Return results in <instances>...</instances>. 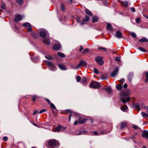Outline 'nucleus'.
I'll list each match as a JSON object with an SVG mask.
<instances>
[{"label": "nucleus", "instance_id": "nucleus-17", "mask_svg": "<svg viewBox=\"0 0 148 148\" xmlns=\"http://www.w3.org/2000/svg\"><path fill=\"white\" fill-rule=\"evenodd\" d=\"M44 42L47 45H49L50 43V41L48 38H45L43 40Z\"/></svg>", "mask_w": 148, "mask_h": 148}, {"label": "nucleus", "instance_id": "nucleus-51", "mask_svg": "<svg viewBox=\"0 0 148 148\" xmlns=\"http://www.w3.org/2000/svg\"><path fill=\"white\" fill-rule=\"evenodd\" d=\"M115 59L117 61H120V58L119 57H116Z\"/></svg>", "mask_w": 148, "mask_h": 148}, {"label": "nucleus", "instance_id": "nucleus-27", "mask_svg": "<svg viewBox=\"0 0 148 148\" xmlns=\"http://www.w3.org/2000/svg\"><path fill=\"white\" fill-rule=\"evenodd\" d=\"M45 63L47 65L50 66H52V65L53 64L52 63L47 60H46L45 61Z\"/></svg>", "mask_w": 148, "mask_h": 148}, {"label": "nucleus", "instance_id": "nucleus-32", "mask_svg": "<svg viewBox=\"0 0 148 148\" xmlns=\"http://www.w3.org/2000/svg\"><path fill=\"white\" fill-rule=\"evenodd\" d=\"M138 49L139 50L143 52H146L147 51L146 50H145L143 48L141 47H139Z\"/></svg>", "mask_w": 148, "mask_h": 148}, {"label": "nucleus", "instance_id": "nucleus-19", "mask_svg": "<svg viewBox=\"0 0 148 148\" xmlns=\"http://www.w3.org/2000/svg\"><path fill=\"white\" fill-rule=\"evenodd\" d=\"M106 28L109 30H112V26L110 24L108 23L107 24Z\"/></svg>", "mask_w": 148, "mask_h": 148}, {"label": "nucleus", "instance_id": "nucleus-49", "mask_svg": "<svg viewBox=\"0 0 148 148\" xmlns=\"http://www.w3.org/2000/svg\"><path fill=\"white\" fill-rule=\"evenodd\" d=\"M61 130L62 131L66 129V127L60 125Z\"/></svg>", "mask_w": 148, "mask_h": 148}, {"label": "nucleus", "instance_id": "nucleus-7", "mask_svg": "<svg viewBox=\"0 0 148 148\" xmlns=\"http://www.w3.org/2000/svg\"><path fill=\"white\" fill-rule=\"evenodd\" d=\"M130 98L129 97H127L126 99H125V98L123 97H121L120 98L121 101L122 103H125L129 101H130Z\"/></svg>", "mask_w": 148, "mask_h": 148}, {"label": "nucleus", "instance_id": "nucleus-60", "mask_svg": "<svg viewBox=\"0 0 148 148\" xmlns=\"http://www.w3.org/2000/svg\"><path fill=\"white\" fill-rule=\"evenodd\" d=\"M136 108L138 109V110H140V109L139 106H137L136 107Z\"/></svg>", "mask_w": 148, "mask_h": 148}, {"label": "nucleus", "instance_id": "nucleus-11", "mask_svg": "<svg viewBox=\"0 0 148 148\" xmlns=\"http://www.w3.org/2000/svg\"><path fill=\"white\" fill-rule=\"evenodd\" d=\"M61 45L60 44H55L53 46V49L56 50H59L61 48Z\"/></svg>", "mask_w": 148, "mask_h": 148}, {"label": "nucleus", "instance_id": "nucleus-45", "mask_svg": "<svg viewBox=\"0 0 148 148\" xmlns=\"http://www.w3.org/2000/svg\"><path fill=\"white\" fill-rule=\"evenodd\" d=\"M86 78H83L82 79V82H83V83H85V82H86Z\"/></svg>", "mask_w": 148, "mask_h": 148}, {"label": "nucleus", "instance_id": "nucleus-33", "mask_svg": "<svg viewBox=\"0 0 148 148\" xmlns=\"http://www.w3.org/2000/svg\"><path fill=\"white\" fill-rule=\"evenodd\" d=\"M45 57L48 60H50L53 59L52 58L51 56L49 55L46 56Z\"/></svg>", "mask_w": 148, "mask_h": 148}, {"label": "nucleus", "instance_id": "nucleus-9", "mask_svg": "<svg viewBox=\"0 0 148 148\" xmlns=\"http://www.w3.org/2000/svg\"><path fill=\"white\" fill-rule=\"evenodd\" d=\"M90 20L89 17L87 16H86L85 18L82 19V22L80 23L81 25H83L85 23L88 21Z\"/></svg>", "mask_w": 148, "mask_h": 148}, {"label": "nucleus", "instance_id": "nucleus-6", "mask_svg": "<svg viewBox=\"0 0 148 148\" xmlns=\"http://www.w3.org/2000/svg\"><path fill=\"white\" fill-rule=\"evenodd\" d=\"M48 32L46 30L41 31L40 33V35L42 37H45L48 35Z\"/></svg>", "mask_w": 148, "mask_h": 148}, {"label": "nucleus", "instance_id": "nucleus-26", "mask_svg": "<svg viewBox=\"0 0 148 148\" xmlns=\"http://www.w3.org/2000/svg\"><path fill=\"white\" fill-rule=\"evenodd\" d=\"M127 109V107L125 105H123L121 108V110L125 112L126 109Z\"/></svg>", "mask_w": 148, "mask_h": 148}, {"label": "nucleus", "instance_id": "nucleus-62", "mask_svg": "<svg viewBox=\"0 0 148 148\" xmlns=\"http://www.w3.org/2000/svg\"><path fill=\"white\" fill-rule=\"evenodd\" d=\"M82 134H85L87 132L85 130H84L82 131Z\"/></svg>", "mask_w": 148, "mask_h": 148}, {"label": "nucleus", "instance_id": "nucleus-56", "mask_svg": "<svg viewBox=\"0 0 148 148\" xmlns=\"http://www.w3.org/2000/svg\"><path fill=\"white\" fill-rule=\"evenodd\" d=\"M38 112V110H35L33 114L35 115V114H36Z\"/></svg>", "mask_w": 148, "mask_h": 148}, {"label": "nucleus", "instance_id": "nucleus-4", "mask_svg": "<svg viewBox=\"0 0 148 148\" xmlns=\"http://www.w3.org/2000/svg\"><path fill=\"white\" fill-rule=\"evenodd\" d=\"M23 27H27L28 28V30L29 32H30L32 31V28L31 27L30 24L28 23H26L23 24L22 25Z\"/></svg>", "mask_w": 148, "mask_h": 148}, {"label": "nucleus", "instance_id": "nucleus-24", "mask_svg": "<svg viewBox=\"0 0 148 148\" xmlns=\"http://www.w3.org/2000/svg\"><path fill=\"white\" fill-rule=\"evenodd\" d=\"M67 111L70 113L71 114H73L75 115L76 116H77L78 115V114L76 113V112H74L72 110H67Z\"/></svg>", "mask_w": 148, "mask_h": 148}, {"label": "nucleus", "instance_id": "nucleus-35", "mask_svg": "<svg viewBox=\"0 0 148 148\" xmlns=\"http://www.w3.org/2000/svg\"><path fill=\"white\" fill-rule=\"evenodd\" d=\"M38 57H36V60L35 59L33 58L32 60L33 62H37L38 61Z\"/></svg>", "mask_w": 148, "mask_h": 148}, {"label": "nucleus", "instance_id": "nucleus-1", "mask_svg": "<svg viewBox=\"0 0 148 148\" xmlns=\"http://www.w3.org/2000/svg\"><path fill=\"white\" fill-rule=\"evenodd\" d=\"M48 144L50 146L58 147L60 144L55 139H53L50 140L48 141Z\"/></svg>", "mask_w": 148, "mask_h": 148}, {"label": "nucleus", "instance_id": "nucleus-41", "mask_svg": "<svg viewBox=\"0 0 148 148\" xmlns=\"http://www.w3.org/2000/svg\"><path fill=\"white\" fill-rule=\"evenodd\" d=\"M76 80L77 82H79L81 80L80 77L79 76H77L76 77Z\"/></svg>", "mask_w": 148, "mask_h": 148}, {"label": "nucleus", "instance_id": "nucleus-48", "mask_svg": "<svg viewBox=\"0 0 148 148\" xmlns=\"http://www.w3.org/2000/svg\"><path fill=\"white\" fill-rule=\"evenodd\" d=\"M5 7L4 3H3L1 5V8L3 9H5Z\"/></svg>", "mask_w": 148, "mask_h": 148}, {"label": "nucleus", "instance_id": "nucleus-30", "mask_svg": "<svg viewBox=\"0 0 148 148\" xmlns=\"http://www.w3.org/2000/svg\"><path fill=\"white\" fill-rule=\"evenodd\" d=\"M56 69V67L53 64L52 66H51L50 68V70L52 71H54Z\"/></svg>", "mask_w": 148, "mask_h": 148}, {"label": "nucleus", "instance_id": "nucleus-47", "mask_svg": "<svg viewBox=\"0 0 148 148\" xmlns=\"http://www.w3.org/2000/svg\"><path fill=\"white\" fill-rule=\"evenodd\" d=\"M18 1L20 5H21L23 3V0H19Z\"/></svg>", "mask_w": 148, "mask_h": 148}, {"label": "nucleus", "instance_id": "nucleus-40", "mask_svg": "<svg viewBox=\"0 0 148 148\" xmlns=\"http://www.w3.org/2000/svg\"><path fill=\"white\" fill-rule=\"evenodd\" d=\"M98 49L100 50H104L105 51H106V49L104 47H98Z\"/></svg>", "mask_w": 148, "mask_h": 148}, {"label": "nucleus", "instance_id": "nucleus-36", "mask_svg": "<svg viewBox=\"0 0 148 148\" xmlns=\"http://www.w3.org/2000/svg\"><path fill=\"white\" fill-rule=\"evenodd\" d=\"M89 51V49H86L84 50L82 53H88Z\"/></svg>", "mask_w": 148, "mask_h": 148}, {"label": "nucleus", "instance_id": "nucleus-25", "mask_svg": "<svg viewBox=\"0 0 148 148\" xmlns=\"http://www.w3.org/2000/svg\"><path fill=\"white\" fill-rule=\"evenodd\" d=\"M127 126V123L125 122H122L121 123V128L122 129L124 128Z\"/></svg>", "mask_w": 148, "mask_h": 148}, {"label": "nucleus", "instance_id": "nucleus-57", "mask_svg": "<svg viewBox=\"0 0 148 148\" xmlns=\"http://www.w3.org/2000/svg\"><path fill=\"white\" fill-rule=\"evenodd\" d=\"M80 48L79 49V51L81 52L82 51L83 49V48L82 46H80Z\"/></svg>", "mask_w": 148, "mask_h": 148}, {"label": "nucleus", "instance_id": "nucleus-3", "mask_svg": "<svg viewBox=\"0 0 148 148\" xmlns=\"http://www.w3.org/2000/svg\"><path fill=\"white\" fill-rule=\"evenodd\" d=\"M96 61L100 65H103L104 63L103 61L102 57H97L95 58Z\"/></svg>", "mask_w": 148, "mask_h": 148}, {"label": "nucleus", "instance_id": "nucleus-59", "mask_svg": "<svg viewBox=\"0 0 148 148\" xmlns=\"http://www.w3.org/2000/svg\"><path fill=\"white\" fill-rule=\"evenodd\" d=\"M78 121H76L74 122V124L75 125H77L78 124Z\"/></svg>", "mask_w": 148, "mask_h": 148}, {"label": "nucleus", "instance_id": "nucleus-46", "mask_svg": "<svg viewBox=\"0 0 148 148\" xmlns=\"http://www.w3.org/2000/svg\"><path fill=\"white\" fill-rule=\"evenodd\" d=\"M71 67L73 69H78L79 68H77V65L76 67H75L74 65H72L71 66Z\"/></svg>", "mask_w": 148, "mask_h": 148}, {"label": "nucleus", "instance_id": "nucleus-8", "mask_svg": "<svg viewBox=\"0 0 148 148\" xmlns=\"http://www.w3.org/2000/svg\"><path fill=\"white\" fill-rule=\"evenodd\" d=\"M23 18V16L18 15L16 16L14 18V21L15 22H17L20 20L22 19Z\"/></svg>", "mask_w": 148, "mask_h": 148}, {"label": "nucleus", "instance_id": "nucleus-55", "mask_svg": "<svg viewBox=\"0 0 148 148\" xmlns=\"http://www.w3.org/2000/svg\"><path fill=\"white\" fill-rule=\"evenodd\" d=\"M132 12H134L135 11L134 8H130Z\"/></svg>", "mask_w": 148, "mask_h": 148}, {"label": "nucleus", "instance_id": "nucleus-58", "mask_svg": "<svg viewBox=\"0 0 148 148\" xmlns=\"http://www.w3.org/2000/svg\"><path fill=\"white\" fill-rule=\"evenodd\" d=\"M123 87L125 88H127V84H124V85H123Z\"/></svg>", "mask_w": 148, "mask_h": 148}, {"label": "nucleus", "instance_id": "nucleus-14", "mask_svg": "<svg viewBox=\"0 0 148 148\" xmlns=\"http://www.w3.org/2000/svg\"><path fill=\"white\" fill-rule=\"evenodd\" d=\"M60 130H61V128L60 125H58L55 129L53 130L52 131L54 132H58Z\"/></svg>", "mask_w": 148, "mask_h": 148}, {"label": "nucleus", "instance_id": "nucleus-31", "mask_svg": "<svg viewBox=\"0 0 148 148\" xmlns=\"http://www.w3.org/2000/svg\"><path fill=\"white\" fill-rule=\"evenodd\" d=\"M123 86L120 85H117L116 86V88L117 90H120L122 89V88Z\"/></svg>", "mask_w": 148, "mask_h": 148}, {"label": "nucleus", "instance_id": "nucleus-42", "mask_svg": "<svg viewBox=\"0 0 148 148\" xmlns=\"http://www.w3.org/2000/svg\"><path fill=\"white\" fill-rule=\"evenodd\" d=\"M46 109H43L40 111L39 112V113L40 114H41L43 112H46Z\"/></svg>", "mask_w": 148, "mask_h": 148}, {"label": "nucleus", "instance_id": "nucleus-22", "mask_svg": "<svg viewBox=\"0 0 148 148\" xmlns=\"http://www.w3.org/2000/svg\"><path fill=\"white\" fill-rule=\"evenodd\" d=\"M121 3L123 5L126 7L128 5V2L126 1H121Z\"/></svg>", "mask_w": 148, "mask_h": 148}, {"label": "nucleus", "instance_id": "nucleus-23", "mask_svg": "<svg viewBox=\"0 0 148 148\" xmlns=\"http://www.w3.org/2000/svg\"><path fill=\"white\" fill-rule=\"evenodd\" d=\"M133 76V74L132 73H130L128 76V78L129 81L131 82Z\"/></svg>", "mask_w": 148, "mask_h": 148}, {"label": "nucleus", "instance_id": "nucleus-37", "mask_svg": "<svg viewBox=\"0 0 148 148\" xmlns=\"http://www.w3.org/2000/svg\"><path fill=\"white\" fill-rule=\"evenodd\" d=\"M61 9L62 11H64L65 10L64 6L63 4H61Z\"/></svg>", "mask_w": 148, "mask_h": 148}, {"label": "nucleus", "instance_id": "nucleus-38", "mask_svg": "<svg viewBox=\"0 0 148 148\" xmlns=\"http://www.w3.org/2000/svg\"><path fill=\"white\" fill-rule=\"evenodd\" d=\"M131 35L133 38H135L136 37V34L132 32Z\"/></svg>", "mask_w": 148, "mask_h": 148}, {"label": "nucleus", "instance_id": "nucleus-64", "mask_svg": "<svg viewBox=\"0 0 148 148\" xmlns=\"http://www.w3.org/2000/svg\"><path fill=\"white\" fill-rule=\"evenodd\" d=\"M146 78L148 79V73H146Z\"/></svg>", "mask_w": 148, "mask_h": 148}, {"label": "nucleus", "instance_id": "nucleus-5", "mask_svg": "<svg viewBox=\"0 0 148 148\" xmlns=\"http://www.w3.org/2000/svg\"><path fill=\"white\" fill-rule=\"evenodd\" d=\"M119 69L117 67H116L114 69L113 71L111 73V76L112 77H114L116 76L119 71Z\"/></svg>", "mask_w": 148, "mask_h": 148}, {"label": "nucleus", "instance_id": "nucleus-63", "mask_svg": "<svg viewBox=\"0 0 148 148\" xmlns=\"http://www.w3.org/2000/svg\"><path fill=\"white\" fill-rule=\"evenodd\" d=\"M122 83H123L124 82V79H122L120 81Z\"/></svg>", "mask_w": 148, "mask_h": 148}, {"label": "nucleus", "instance_id": "nucleus-43", "mask_svg": "<svg viewBox=\"0 0 148 148\" xmlns=\"http://www.w3.org/2000/svg\"><path fill=\"white\" fill-rule=\"evenodd\" d=\"M140 20L141 19L140 18H136L135 20L136 22L137 23H138L140 21Z\"/></svg>", "mask_w": 148, "mask_h": 148}, {"label": "nucleus", "instance_id": "nucleus-52", "mask_svg": "<svg viewBox=\"0 0 148 148\" xmlns=\"http://www.w3.org/2000/svg\"><path fill=\"white\" fill-rule=\"evenodd\" d=\"M94 72L96 74H98L99 73V72L97 69H94Z\"/></svg>", "mask_w": 148, "mask_h": 148}, {"label": "nucleus", "instance_id": "nucleus-61", "mask_svg": "<svg viewBox=\"0 0 148 148\" xmlns=\"http://www.w3.org/2000/svg\"><path fill=\"white\" fill-rule=\"evenodd\" d=\"M93 133L94 135H96L97 134H98V133L97 132L94 131L93 132Z\"/></svg>", "mask_w": 148, "mask_h": 148}, {"label": "nucleus", "instance_id": "nucleus-53", "mask_svg": "<svg viewBox=\"0 0 148 148\" xmlns=\"http://www.w3.org/2000/svg\"><path fill=\"white\" fill-rule=\"evenodd\" d=\"M3 140L4 141H6L8 140V138L7 137L4 136L3 138Z\"/></svg>", "mask_w": 148, "mask_h": 148}, {"label": "nucleus", "instance_id": "nucleus-21", "mask_svg": "<svg viewBox=\"0 0 148 148\" xmlns=\"http://www.w3.org/2000/svg\"><path fill=\"white\" fill-rule=\"evenodd\" d=\"M139 41L141 42H147L148 40L145 37H143V38L140 39Z\"/></svg>", "mask_w": 148, "mask_h": 148}, {"label": "nucleus", "instance_id": "nucleus-20", "mask_svg": "<svg viewBox=\"0 0 148 148\" xmlns=\"http://www.w3.org/2000/svg\"><path fill=\"white\" fill-rule=\"evenodd\" d=\"M98 19L99 18L98 17L96 16H94L92 18V23L97 22Z\"/></svg>", "mask_w": 148, "mask_h": 148}, {"label": "nucleus", "instance_id": "nucleus-18", "mask_svg": "<svg viewBox=\"0 0 148 148\" xmlns=\"http://www.w3.org/2000/svg\"><path fill=\"white\" fill-rule=\"evenodd\" d=\"M85 11L88 15H89L91 17L92 16V13L88 9H86L85 10Z\"/></svg>", "mask_w": 148, "mask_h": 148}, {"label": "nucleus", "instance_id": "nucleus-2", "mask_svg": "<svg viewBox=\"0 0 148 148\" xmlns=\"http://www.w3.org/2000/svg\"><path fill=\"white\" fill-rule=\"evenodd\" d=\"M90 87L94 88H98L101 87L100 83L96 82H92L89 84Z\"/></svg>", "mask_w": 148, "mask_h": 148}, {"label": "nucleus", "instance_id": "nucleus-15", "mask_svg": "<svg viewBox=\"0 0 148 148\" xmlns=\"http://www.w3.org/2000/svg\"><path fill=\"white\" fill-rule=\"evenodd\" d=\"M79 122L80 124H83L84 123L86 120L85 119H82V118H79L78 119Z\"/></svg>", "mask_w": 148, "mask_h": 148}, {"label": "nucleus", "instance_id": "nucleus-44", "mask_svg": "<svg viewBox=\"0 0 148 148\" xmlns=\"http://www.w3.org/2000/svg\"><path fill=\"white\" fill-rule=\"evenodd\" d=\"M37 98V97L36 96H33L32 97V100L33 101H35L36 100V98Z\"/></svg>", "mask_w": 148, "mask_h": 148}, {"label": "nucleus", "instance_id": "nucleus-39", "mask_svg": "<svg viewBox=\"0 0 148 148\" xmlns=\"http://www.w3.org/2000/svg\"><path fill=\"white\" fill-rule=\"evenodd\" d=\"M141 114L142 116L143 117H146L147 116V114L144 112H142Z\"/></svg>", "mask_w": 148, "mask_h": 148}, {"label": "nucleus", "instance_id": "nucleus-50", "mask_svg": "<svg viewBox=\"0 0 148 148\" xmlns=\"http://www.w3.org/2000/svg\"><path fill=\"white\" fill-rule=\"evenodd\" d=\"M132 127L133 128L135 129H137L138 128V127L136 125H134L132 126Z\"/></svg>", "mask_w": 148, "mask_h": 148}, {"label": "nucleus", "instance_id": "nucleus-13", "mask_svg": "<svg viewBox=\"0 0 148 148\" xmlns=\"http://www.w3.org/2000/svg\"><path fill=\"white\" fill-rule=\"evenodd\" d=\"M142 136L143 137L148 138V131L146 130L143 131L142 133Z\"/></svg>", "mask_w": 148, "mask_h": 148}, {"label": "nucleus", "instance_id": "nucleus-34", "mask_svg": "<svg viewBox=\"0 0 148 148\" xmlns=\"http://www.w3.org/2000/svg\"><path fill=\"white\" fill-rule=\"evenodd\" d=\"M50 107L53 109H55L56 108L54 105L52 103H50Z\"/></svg>", "mask_w": 148, "mask_h": 148}, {"label": "nucleus", "instance_id": "nucleus-29", "mask_svg": "<svg viewBox=\"0 0 148 148\" xmlns=\"http://www.w3.org/2000/svg\"><path fill=\"white\" fill-rule=\"evenodd\" d=\"M104 89L106 90L107 92L110 93L111 92V89L110 87H108L106 88H104Z\"/></svg>", "mask_w": 148, "mask_h": 148}, {"label": "nucleus", "instance_id": "nucleus-28", "mask_svg": "<svg viewBox=\"0 0 148 148\" xmlns=\"http://www.w3.org/2000/svg\"><path fill=\"white\" fill-rule=\"evenodd\" d=\"M58 54L59 56L62 58H64L65 56V55L64 53L61 52H58Z\"/></svg>", "mask_w": 148, "mask_h": 148}, {"label": "nucleus", "instance_id": "nucleus-12", "mask_svg": "<svg viewBox=\"0 0 148 148\" xmlns=\"http://www.w3.org/2000/svg\"><path fill=\"white\" fill-rule=\"evenodd\" d=\"M115 36L116 37L118 38H120L122 37V34L121 32L119 31H118L116 32Z\"/></svg>", "mask_w": 148, "mask_h": 148}, {"label": "nucleus", "instance_id": "nucleus-10", "mask_svg": "<svg viewBox=\"0 0 148 148\" xmlns=\"http://www.w3.org/2000/svg\"><path fill=\"white\" fill-rule=\"evenodd\" d=\"M86 65V62L82 60L77 65V68H79L80 66H85Z\"/></svg>", "mask_w": 148, "mask_h": 148}, {"label": "nucleus", "instance_id": "nucleus-54", "mask_svg": "<svg viewBox=\"0 0 148 148\" xmlns=\"http://www.w3.org/2000/svg\"><path fill=\"white\" fill-rule=\"evenodd\" d=\"M45 99L47 101V102L48 103V104H49L50 103V101L49 99H47V98H45Z\"/></svg>", "mask_w": 148, "mask_h": 148}, {"label": "nucleus", "instance_id": "nucleus-16", "mask_svg": "<svg viewBox=\"0 0 148 148\" xmlns=\"http://www.w3.org/2000/svg\"><path fill=\"white\" fill-rule=\"evenodd\" d=\"M59 67L61 70H66V67L63 65L59 64H58Z\"/></svg>", "mask_w": 148, "mask_h": 148}]
</instances>
